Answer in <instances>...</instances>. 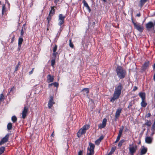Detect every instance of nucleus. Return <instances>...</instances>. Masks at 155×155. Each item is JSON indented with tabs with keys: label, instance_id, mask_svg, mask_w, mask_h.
Wrapping results in <instances>:
<instances>
[{
	"label": "nucleus",
	"instance_id": "nucleus-1",
	"mask_svg": "<svg viewBox=\"0 0 155 155\" xmlns=\"http://www.w3.org/2000/svg\"><path fill=\"white\" fill-rule=\"evenodd\" d=\"M122 88V84L120 83H119L118 84L115 86L113 97L111 98L110 100V102L113 103L116 99L119 98L121 93Z\"/></svg>",
	"mask_w": 155,
	"mask_h": 155
},
{
	"label": "nucleus",
	"instance_id": "nucleus-2",
	"mask_svg": "<svg viewBox=\"0 0 155 155\" xmlns=\"http://www.w3.org/2000/svg\"><path fill=\"white\" fill-rule=\"evenodd\" d=\"M117 75L120 79L124 78L127 74L126 70L122 67L118 66L116 69Z\"/></svg>",
	"mask_w": 155,
	"mask_h": 155
},
{
	"label": "nucleus",
	"instance_id": "nucleus-3",
	"mask_svg": "<svg viewBox=\"0 0 155 155\" xmlns=\"http://www.w3.org/2000/svg\"><path fill=\"white\" fill-rule=\"evenodd\" d=\"M89 128V126L88 125H86L84 126L81 128L77 133V136L78 137H80L81 135L85 133L86 130Z\"/></svg>",
	"mask_w": 155,
	"mask_h": 155
},
{
	"label": "nucleus",
	"instance_id": "nucleus-4",
	"mask_svg": "<svg viewBox=\"0 0 155 155\" xmlns=\"http://www.w3.org/2000/svg\"><path fill=\"white\" fill-rule=\"evenodd\" d=\"M129 149L131 155H133L137 150V147L136 144L133 143L129 145Z\"/></svg>",
	"mask_w": 155,
	"mask_h": 155
},
{
	"label": "nucleus",
	"instance_id": "nucleus-5",
	"mask_svg": "<svg viewBox=\"0 0 155 155\" xmlns=\"http://www.w3.org/2000/svg\"><path fill=\"white\" fill-rule=\"evenodd\" d=\"M89 145L90 147L87 148V155H93L94 152V145L91 143H89Z\"/></svg>",
	"mask_w": 155,
	"mask_h": 155
},
{
	"label": "nucleus",
	"instance_id": "nucleus-6",
	"mask_svg": "<svg viewBox=\"0 0 155 155\" xmlns=\"http://www.w3.org/2000/svg\"><path fill=\"white\" fill-rule=\"evenodd\" d=\"M132 21L135 28L139 31L142 32L143 30V28L142 26L139 24H137L132 19Z\"/></svg>",
	"mask_w": 155,
	"mask_h": 155
},
{
	"label": "nucleus",
	"instance_id": "nucleus-7",
	"mask_svg": "<svg viewBox=\"0 0 155 155\" xmlns=\"http://www.w3.org/2000/svg\"><path fill=\"white\" fill-rule=\"evenodd\" d=\"M65 16H64L62 14H60L59 16V22L58 25L59 26H61L64 22V19Z\"/></svg>",
	"mask_w": 155,
	"mask_h": 155
},
{
	"label": "nucleus",
	"instance_id": "nucleus-8",
	"mask_svg": "<svg viewBox=\"0 0 155 155\" xmlns=\"http://www.w3.org/2000/svg\"><path fill=\"white\" fill-rule=\"evenodd\" d=\"M9 137V134H8L0 141V145L3 144L7 142L8 140Z\"/></svg>",
	"mask_w": 155,
	"mask_h": 155
},
{
	"label": "nucleus",
	"instance_id": "nucleus-9",
	"mask_svg": "<svg viewBox=\"0 0 155 155\" xmlns=\"http://www.w3.org/2000/svg\"><path fill=\"white\" fill-rule=\"evenodd\" d=\"M107 121V119L106 118H104L103 120L102 123L98 125V126L99 128L101 129L104 128L106 125Z\"/></svg>",
	"mask_w": 155,
	"mask_h": 155
},
{
	"label": "nucleus",
	"instance_id": "nucleus-10",
	"mask_svg": "<svg viewBox=\"0 0 155 155\" xmlns=\"http://www.w3.org/2000/svg\"><path fill=\"white\" fill-rule=\"evenodd\" d=\"M82 2L83 4L84 5V7H85L87 9V10L88 12H90L91 10L90 8V7L89 6L88 4L86 2V1L85 0H83L82 1Z\"/></svg>",
	"mask_w": 155,
	"mask_h": 155
},
{
	"label": "nucleus",
	"instance_id": "nucleus-11",
	"mask_svg": "<svg viewBox=\"0 0 155 155\" xmlns=\"http://www.w3.org/2000/svg\"><path fill=\"white\" fill-rule=\"evenodd\" d=\"M47 80L48 83L53 81L54 80V77L51 76L50 74H48L47 76Z\"/></svg>",
	"mask_w": 155,
	"mask_h": 155
},
{
	"label": "nucleus",
	"instance_id": "nucleus-12",
	"mask_svg": "<svg viewBox=\"0 0 155 155\" xmlns=\"http://www.w3.org/2000/svg\"><path fill=\"white\" fill-rule=\"evenodd\" d=\"M154 24L151 21H150L146 25V28L147 29H150L153 26Z\"/></svg>",
	"mask_w": 155,
	"mask_h": 155
},
{
	"label": "nucleus",
	"instance_id": "nucleus-13",
	"mask_svg": "<svg viewBox=\"0 0 155 155\" xmlns=\"http://www.w3.org/2000/svg\"><path fill=\"white\" fill-rule=\"evenodd\" d=\"M139 96L141 98L142 100H145L146 94L144 92H141L139 93Z\"/></svg>",
	"mask_w": 155,
	"mask_h": 155
},
{
	"label": "nucleus",
	"instance_id": "nucleus-14",
	"mask_svg": "<svg viewBox=\"0 0 155 155\" xmlns=\"http://www.w3.org/2000/svg\"><path fill=\"white\" fill-rule=\"evenodd\" d=\"M152 138L150 137H148L145 138V140L146 143L150 144L152 143Z\"/></svg>",
	"mask_w": 155,
	"mask_h": 155
},
{
	"label": "nucleus",
	"instance_id": "nucleus-15",
	"mask_svg": "<svg viewBox=\"0 0 155 155\" xmlns=\"http://www.w3.org/2000/svg\"><path fill=\"white\" fill-rule=\"evenodd\" d=\"M147 151V148L144 147H142L141 150V155H143L145 154Z\"/></svg>",
	"mask_w": 155,
	"mask_h": 155
},
{
	"label": "nucleus",
	"instance_id": "nucleus-16",
	"mask_svg": "<svg viewBox=\"0 0 155 155\" xmlns=\"http://www.w3.org/2000/svg\"><path fill=\"white\" fill-rule=\"evenodd\" d=\"M147 1V0H140L139 3V6L141 8H142L143 5H144L145 3Z\"/></svg>",
	"mask_w": 155,
	"mask_h": 155
},
{
	"label": "nucleus",
	"instance_id": "nucleus-17",
	"mask_svg": "<svg viewBox=\"0 0 155 155\" xmlns=\"http://www.w3.org/2000/svg\"><path fill=\"white\" fill-rule=\"evenodd\" d=\"M28 112V108L26 107H25L22 113V116H26V114Z\"/></svg>",
	"mask_w": 155,
	"mask_h": 155
},
{
	"label": "nucleus",
	"instance_id": "nucleus-18",
	"mask_svg": "<svg viewBox=\"0 0 155 155\" xmlns=\"http://www.w3.org/2000/svg\"><path fill=\"white\" fill-rule=\"evenodd\" d=\"M122 109L121 108H118L116 112L115 116H119L121 113Z\"/></svg>",
	"mask_w": 155,
	"mask_h": 155
},
{
	"label": "nucleus",
	"instance_id": "nucleus-19",
	"mask_svg": "<svg viewBox=\"0 0 155 155\" xmlns=\"http://www.w3.org/2000/svg\"><path fill=\"white\" fill-rule=\"evenodd\" d=\"M54 7H51V9L49 15L52 16L55 12V10L54 9Z\"/></svg>",
	"mask_w": 155,
	"mask_h": 155
},
{
	"label": "nucleus",
	"instance_id": "nucleus-20",
	"mask_svg": "<svg viewBox=\"0 0 155 155\" xmlns=\"http://www.w3.org/2000/svg\"><path fill=\"white\" fill-rule=\"evenodd\" d=\"M103 138V137L102 136H101L98 139H97L95 141V144L97 145H98L100 143V142Z\"/></svg>",
	"mask_w": 155,
	"mask_h": 155
},
{
	"label": "nucleus",
	"instance_id": "nucleus-21",
	"mask_svg": "<svg viewBox=\"0 0 155 155\" xmlns=\"http://www.w3.org/2000/svg\"><path fill=\"white\" fill-rule=\"evenodd\" d=\"M149 61H147L144 63L143 66V70H145L147 69L149 66Z\"/></svg>",
	"mask_w": 155,
	"mask_h": 155
},
{
	"label": "nucleus",
	"instance_id": "nucleus-22",
	"mask_svg": "<svg viewBox=\"0 0 155 155\" xmlns=\"http://www.w3.org/2000/svg\"><path fill=\"white\" fill-rule=\"evenodd\" d=\"M23 41V39L22 38H19L18 40V48H20L21 47V45Z\"/></svg>",
	"mask_w": 155,
	"mask_h": 155
},
{
	"label": "nucleus",
	"instance_id": "nucleus-23",
	"mask_svg": "<svg viewBox=\"0 0 155 155\" xmlns=\"http://www.w3.org/2000/svg\"><path fill=\"white\" fill-rule=\"evenodd\" d=\"M141 105L142 107H145L147 105V104L145 101V100H142L141 102Z\"/></svg>",
	"mask_w": 155,
	"mask_h": 155
},
{
	"label": "nucleus",
	"instance_id": "nucleus-24",
	"mask_svg": "<svg viewBox=\"0 0 155 155\" xmlns=\"http://www.w3.org/2000/svg\"><path fill=\"white\" fill-rule=\"evenodd\" d=\"M52 17V16L48 15V16L47 18V20L48 21V23L47 24V25L48 27L49 26L50 22L51 21V18Z\"/></svg>",
	"mask_w": 155,
	"mask_h": 155
},
{
	"label": "nucleus",
	"instance_id": "nucleus-25",
	"mask_svg": "<svg viewBox=\"0 0 155 155\" xmlns=\"http://www.w3.org/2000/svg\"><path fill=\"white\" fill-rule=\"evenodd\" d=\"M84 93V95L85 94H88L89 92V89L88 88H85L83 89L82 91Z\"/></svg>",
	"mask_w": 155,
	"mask_h": 155
},
{
	"label": "nucleus",
	"instance_id": "nucleus-26",
	"mask_svg": "<svg viewBox=\"0 0 155 155\" xmlns=\"http://www.w3.org/2000/svg\"><path fill=\"white\" fill-rule=\"evenodd\" d=\"M55 58H52V59L51 61V66L53 67H54V65L55 64Z\"/></svg>",
	"mask_w": 155,
	"mask_h": 155
},
{
	"label": "nucleus",
	"instance_id": "nucleus-27",
	"mask_svg": "<svg viewBox=\"0 0 155 155\" xmlns=\"http://www.w3.org/2000/svg\"><path fill=\"white\" fill-rule=\"evenodd\" d=\"M54 103V102H51L49 101L48 104V108H51Z\"/></svg>",
	"mask_w": 155,
	"mask_h": 155
},
{
	"label": "nucleus",
	"instance_id": "nucleus-28",
	"mask_svg": "<svg viewBox=\"0 0 155 155\" xmlns=\"http://www.w3.org/2000/svg\"><path fill=\"white\" fill-rule=\"evenodd\" d=\"M4 97L2 94H0V103L4 101Z\"/></svg>",
	"mask_w": 155,
	"mask_h": 155
},
{
	"label": "nucleus",
	"instance_id": "nucleus-29",
	"mask_svg": "<svg viewBox=\"0 0 155 155\" xmlns=\"http://www.w3.org/2000/svg\"><path fill=\"white\" fill-rule=\"evenodd\" d=\"M116 147H113L112 148L110 152L109 153L108 155H110L114 151Z\"/></svg>",
	"mask_w": 155,
	"mask_h": 155
},
{
	"label": "nucleus",
	"instance_id": "nucleus-30",
	"mask_svg": "<svg viewBox=\"0 0 155 155\" xmlns=\"http://www.w3.org/2000/svg\"><path fill=\"white\" fill-rule=\"evenodd\" d=\"M5 150L4 147H0V155L2 154Z\"/></svg>",
	"mask_w": 155,
	"mask_h": 155
},
{
	"label": "nucleus",
	"instance_id": "nucleus-31",
	"mask_svg": "<svg viewBox=\"0 0 155 155\" xmlns=\"http://www.w3.org/2000/svg\"><path fill=\"white\" fill-rule=\"evenodd\" d=\"M145 124L147 126H150L151 124V122L150 121L147 120L145 122Z\"/></svg>",
	"mask_w": 155,
	"mask_h": 155
},
{
	"label": "nucleus",
	"instance_id": "nucleus-32",
	"mask_svg": "<svg viewBox=\"0 0 155 155\" xmlns=\"http://www.w3.org/2000/svg\"><path fill=\"white\" fill-rule=\"evenodd\" d=\"M123 130V128H120V130H119V134H118V136H121V135H122V134Z\"/></svg>",
	"mask_w": 155,
	"mask_h": 155
},
{
	"label": "nucleus",
	"instance_id": "nucleus-33",
	"mask_svg": "<svg viewBox=\"0 0 155 155\" xmlns=\"http://www.w3.org/2000/svg\"><path fill=\"white\" fill-rule=\"evenodd\" d=\"M58 54V52H56V51H55V52H53V53L52 54V55L53 56V57H52V58H56L57 55Z\"/></svg>",
	"mask_w": 155,
	"mask_h": 155
},
{
	"label": "nucleus",
	"instance_id": "nucleus-34",
	"mask_svg": "<svg viewBox=\"0 0 155 155\" xmlns=\"http://www.w3.org/2000/svg\"><path fill=\"white\" fill-rule=\"evenodd\" d=\"M69 46L72 48H74V45L71 42V39L69 40Z\"/></svg>",
	"mask_w": 155,
	"mask_h": 155
},
{
	"label": "nucleus",
	"instance_id": "nucleus-35",
	"mask_svg": "<svg viewBox=\"0 0 155 155\" xmlns=\"http://www.w3.org/2000/svg\"><path fill=\"white\" fill-rule=\"evenodd\" d=\"M57 46L56 45H55L53 47V52H55L57 50Z\"/></svg>",
	"mask_w": 155,
	"mask_h": 155
},
{
	"label": "nucleus",
	"instance_id": "nucleus-36",
	"mask_svg": "<svg viewBox=\"0 0 155 155\" xmlns=\"http://www.w3.org/2000/svg\"><path fill=\"white\" fill-rule=\"evenodd\" d=\"M20 65V62H19L18 63V64H17L16 65V67L15 68V71H16L18 70V68Z\"/></svg>",
	"mask_w": 155,
	"mask_h": 155
},
{
	"label": "nucleus",
	"instance_id": "nucleus-37",
	"mask_svg": "<svg viewBox=\"0 0 155 155\" xmlns=\"http://www.w3.org/2000/svg\"><path fill=\"white\" fill-rule=\"evenodd\" d=\"M5 6L3 5V6L2 8V14H4V12H5Z\"/></svg>",
	"mask_w": 155,
	"mask_h": 155
},
{
	"label": "nucleus",
	"instance_id": "nucleus-38",
	"mask_svg": "<svg viewBox=\"0 0 155 155\" xmlns=\"http://www.w3.org/2000/svg\"><path fill=\"white\" fill-rule=\"evenodd\" d=\"M124 141L123 140H121L118 143V146L120 147L121 146L123 143Z\"/></svg>",
	"mask_w": 155,
	"mask_h": 155
},
{
	"label": "nucleus",
	"instance_id": "nucleus-39",
	"mask_svg": "<svg viewBox=\"0 0 155 155\" xmlns=\"http://www.w3.org/2000/svg\"><path fill=\"white\" fill-rule=\"evenodd\" d=\"M12 120L13 122H15L17 120L16 117H12Z\"/></svg>",
	"mask_w": 155,
	"mask_h": 155
},
{
	"label": "nucleus",
	"instance_id": "nucleus-40",
	"mask_svg": "<svg viewBox=\"0 0 155 155\" xmlns=\"http://www.w3.org/2000/svg\"><path fill=\"white\" fill-rule=\"evenodd\" d=\"M151 130L152 131L151 135H153L155 133V128H154L153 129V128L152 127L151 129Z\"/></svg>",
	"mask_w": 155,
	"mask_h": 155
},
{
	"label": "nucleus",
	"instance_id": "nucleus-41",
	"mask_svg": "<svg viewBox=\"0 0 155 155\" xmlns=\"http://www.w3.org/2000/svg\"><path fill=\"white\" fill-rule=\"evenodd\" d=\"M53 84L54 86V87H57L58 86V84L57 82L53 83Z\"/></svg>",
	"mask_w": 155,
	"mask_h": 155
},
{
	"label": "nucleus",
	"instance_id": "nucleus-42",
	"mask_svg": "<svg viewBox=\"0 0 155 155\" xmlns=\"http://www.w3.org/2000/svg\"><path fill=\"white\" fill-rule=\"evenodd\" d=\"M120 137L121 136H120L118 135V136L117 137V139H116V141H115V143L117 142L120 139Z\"/></svg>",
	"mask_w": 155,
	"mask_h": 155
},
{
	"label": "nucleus",
	"instance_id": "nucleus-43",
	"mask_svg": "<svg viewBox=\"0 0 155 155\" xmlns=\"http://www.w3.org/2000/svg\"><path fill=\"white\" fill-rule=\"evenodd\" d=\"M61 31H62L59 30L58 33L57 34V36H59Z\"/></svg>",
	"mask_w": 155,
	"mask_h": 155
},
{
	"label": "nucleus",
	"instance_id": "nucleus-44",
	"mask_svg": "<svg viewBox=\"0 0 155 155\" xmlns=\"http://www.w3.org/2000/svg\"><path fill=\"white\" fill-rule=\"evenodd\" d=\"M24 33V32L23 31V28L21 29V35H23Z\"/></svg>",
	"mask_w": 155,
	"mask_h": 155
},
{
	"label": "nucleus",
	"instance_id": "nucleus-45",
	"mask_svg": "<svg viewBox=\"0 0 155 155\" xmlns=\"http://www.w3.org/2000/svg\"><path fill=\"white\" fill-rule=\"evenodd\" d=\"M83 151L81 150L78 153V155H82Z\"/></svg>",
	"mask_w": 155,
	"mask_h": 155
},
{
	"label": "nucleus",
	"instance_id": "nucleus-46",
	"mask_svg": "<svg viewBox=\"0 0 155 155\" xmlns=\"http://www.w3.org/2000/svg\"><path fill=\"white\" fill-rule=\"evenodd\" d=\"M137 89V87L136 86H135L134 87V88L133 89V91H136Z\"/></svg>",
	"mask_w": 155,
	"mask_h": 155
},
{
	"label": "nucleus",
	"instance_id": "nucleus-47",
	"mask_svg": "<svg viewBox=\"0 0 155 155\" xmlns=\"http://www.w3.org/2000/svg\"><path fill=\"white\" fill-rule=\"evenodd\" d=\"M60 0H54V3L56 5L57 3L59 2Z\"/></svg>",
	"mask_w": 155,
	"mask_h": 155
},
{
	"label": "nucleus",
	"instance_id": "nucleus-48",
	"mask_svg": "<svg viewBox=\"0 0 155 155\" xmlns=\"http://www.w3.org/2000/svg\"><path fill=\"white\" fill-rule=\"evenodd\" d=\"M34 69V68H32V70L29 72V74H32V73L33 72Z\"/></svg>",
	"mask_w": 155,
	"mask_h": 155
},
{
	"label": "nucleus",
	"instance_id": "nucleus-49",
	"mask_svg": "<svg viewBox=\"0 0 155 155\" xmlns=\"http://www.w3.org/2000/svg\"><path fill=\"white\" fill-rule=\"evenodd\" d=\"M49 101H51V102H54L53 101H54L53 98V97H50V99Z\"/></svg>",
	"mask_w": 155,
	"mask_h": 155
},
{
	"label": "nucleus",
	"instance_id": "nucleus-50",
	"mask_svg": "<svg viewBox=\"0 0 155 155\" xmlns=\"http://www.w3.org/2000/svg\"><path fill=\"white\" fill-rule=\"evenodd\" d=\"M132 105V103H131V102H130L129 104V105L128 106V108H130V107H131Z\"/></svg>",
	"mask_w": 155,
	"mask_h": 155
},
{
	"label": "nucleus",
	"instance_id": "nucleus-51",
	"mask_svg": "<svg viewBox=\"0 0 155 155\" xmlns=\"http://www.w3.org/2000/svg\"><path fill=\"white\" fill-rule=\"evenodd\" d=\"M152 127L153 128V129L154 128H155V120L154 123L152 125Z\"/></svg>",
	"mask_w": 155,
	"mask_h": 155
},
{
	"label": "nucleus",
	"instance_id": "nucleus-52",
	"mask_svg": "<svg viewBox=\"0 0 155 155\" xmlns=\"http://www.w3.org/2000/svg\"><path fill=\"white\" fill-rule=\"evenodd\" d=\"M7 128L8 130L10 129V123H8V124Z\"/></svg>",
	"mask_w": 155,
	"mask_h": 155
},
{
	"label": "nucleus",
	"instance_id": "nucleus-53",
	"mask_svg": "<svg viewBox=\"0 0 155 155\" xmlns=\"http://www.w3.org/2000/svg\"><path fill=\"white\" fill-rule=\"evenodd\" d=\"M60 28H59V30H61V31H62V29H63V28L61 26H60Z\"/></svg>",
	"mask_w": 155,
	"mask_h": 155
},
{
	"label": "nucleus",
	"instance_id": "nucleus-54",
	"mask_svg": "<svg viewBox=\"0 0 155 155\" xmlns=\"http://www.w3.org/2000/svg\"><path fill=\"white\" fill-rule=\"evenodd\" d=\"M140 13H138V14H137L136 15V16L137 17H140Z\"/></svg>",
	"mask_w": 155,
	"mask_h": 155
},
{
	"label": "nucleus",
	"instance_id": "nucleus-55",
	"mask_svg": "<svg viewBox=\"0 0 155 155\" xmlns=\"http://www.w3.org/2000/svg\"><path fill=\"white\" fill-rule=\"evenodd\" d=\"M153 69L154 70H155V63L154 64L153 67Z\"/></svg>",
	"mask_w": 155,
	"mask_h": 155
},
{
	"label": "nucleus",
	"instance_id": "nucleus-56",
	"mask_svg": "<svg viewBox=\"0 0 155 155\" xmlns=\"http://www.w3.org/2000/svg\"><path fill=\"white\" fill-rule=\"evenodd\" d=\"M53 84V83H52L51 84H49V86L50 87L51 86H52Z\"/></svg>",
	"mask_w": 155,
	"mask_h": 155
},
{
	"label": "nucleus",
	"instance_id": "nucleus-57",
	"mask_svg": "<svg viewBox=\"0 0 155 155\" xmlns=\"http://www.w3.org/2000/svg\"><path fill=\"white\" fill-rule=\"evenodd\" d=\"M14 87H13V88H12L11 89H10V93H11V91H12L13 89H14Z\"/></svg>",
	"mask_w": 155,
	"mask_h": 155
},
{
	"label": "nucleus",
	"instance_id": "nucleus-58",
	"mask_svg": "<svg viewBox=\"0 0 155 155\" xmlns=\"http://www.w3.org/2000/svg\"><path fill=\"white\" fill-rule=\"evenodd\" d=\"M153 79L155 81V74H154V75L153 76Z\"/></svg>",
	"mask_w": 155,
	"mask_h": 155
},
{
	"label": "nucleus",
	"instance_id": "nucleus-59",
	"mask_svg": "<svg viewBox=\"0 0 155 155\" xmlns=\"http://www.w3.org/2000/svg\"><path fill=\"white\" fill-rule=\"evenodd\" d=\"M155 93L154 94V100L155 101V90H154Z\"/></svg>",
	"mask_w": 155,
	"mask_h": 155
},
{
	"label": "nucleus",
	"instance_id": "nucleus-60",
	"mask_svg": "<svg viewBox=\"0 0 155 155\" xmlns=\"http://www.w3.org/2000/svg\"><path fill=\"white\" fill-rule=\"evenodd\" d=\"M10 129H11V128L12 127V124L11 123H10Z\"/></svg>",
	"mask_w": 155,
	"mask_h": 155
},
{
	"label": "nucleus",
	"instance_id": "nucleus-61",
	"mask_svg": "<svg viewBox=\"0 0 155 155\" xmlns=\"http://www.w3.org/2000/svg\"><path fill=\"white\" fill-rule=\"evenodd\" d=\"M51 136H54V132L53 133L51 134Z\"/></svg>",
	"mask_w": 155,
	"mask_h": 155
},
{
	"label": "nucleus",
	"instance_id": "nucleus-62",
	"mask_svg": "<svg viewBox=\"0 0 155 155\" xmlns=\"http://www.w3.org/2000/svg\"><path fill=\"white\" fill-rule=\"evenodd\" d=\"M104 2H106V0H102Z\"/></svg>",
	"mask_w": 155,
	"mask_h": 155
},
{
	"label": "nucleus",
	"instance_id": "nucleus-63",
	"mask_svg": "<svg viewBox=\"0 0 155 155\" xmlns=\"http://www.w3.org/2000/svg\"><path fill=\"white\" fill-rule=\"evenodd\" d=\"M25 117H23V119L25 118Z\"/></svg>",
	"mask_w": 155,
	"mask_h": 155
},
{
	"label": "nucleus",
	"instance_id": "nucleus-64",
	"mask_svg": "<svg viewBox=\"0 0 155 155\" xmlns=\"http://www.w3.org/2000/svg\"><path fill=\"white\" fill-rule=\"evenodd\" d=\"M154 25H155V22H154Z\"/></svg>",
	"mask_w": 155,
	"mask_h": 155
}]
</instances>
